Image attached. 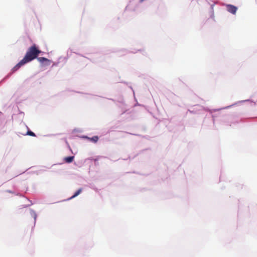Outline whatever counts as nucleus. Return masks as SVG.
I'll list each match as a JSON object with an SVG mask.
<instances>
[{"label": "nucleus", "instance_id": "8", "mask_svg": "<svg viewBox=\"0 0 257 257\" xmlns=\"http://www.w3.org/2000/svg\"><path fill=\"white\" fill-rule=\"evenodd\" d=\"M145 1V0H140V3H142V2H143V1Z\"/></svg>", "mask_w": 257, "mask_h": 257}, {"label": "nucleus", "instance_id": "3", "mask_svg": "<svg viewBox=\"0 0 257 257\" xmlns=\"http://www.w3.org/2000/svg\"><path fill=\"white\" fill-rule=\"evenodd\" d=\"M226 9L228 12L233 15L236 14V11L237 10V7L232 5H227L226 6Z\"/></svg>", "mask_w": 257, "mask_h": 257}, {"label": "nucleus", "instance_id": "5", "mask_svg": "<svg viewBox=\"0 0 257 257\" xmlns=\"http://www.w3.org/2000/svg\"><path fill=\"white\" fill-rule=\"evenodd\" d=\"M82 192V188H80L79 189H78L75 193V194L72 196H71L69 199H72L74 198H75V197L77 196L78 195H79Z\"/></svg>", "mask_w": 257, "mask_h": 257}, {"label": "nucleus", "instance_id": "4", "mask_svg": "<svg viewBox=\"0 0 257 257\" xmlns=\"http://www.w3.org/2000/svg\"><path fill=\"white\" fill-rule=\"evenodd\" d=\"M74 156H70L65 158L64 160L65 162L70 163H71L73 160H74Z\"/></svg>", "mask_w": 257, "mask_h": 257}, {"label": "nucleus", "instance_id": "2", "mask_svg": "<svg viewBox=\"0 0 257 257\" xmlns=\"http://www.w3.org/2000/svg\"><path fill=\"white\" fill-rule=\"evenodd\" d=\"M37 60L44 66H49L51 64V61L45 57H38Z\"/></svg>", "mask_w": 257, "mask_h": 257}, {"label": "nucleus", "instance_id": "1", "mask_svg": "<svg viewBox=\"0 0 257 257\" xmlns=\"http://www.w3.org/2000/svg\"><path fill=\"white\" fill-rule=\"evenodd\" d=\"M41 52V51L35 44L29 47L23 59L13 68V71L18 70L22 66L36 58L37 59L38 55Z\"/></svg>", "mask_w": 257, "mask_h": 257}, {"label": "nucleus", "instance_id": "7", "mask_svg": "<svg viewBox=\"0 0 257 257\" xmlns=\"http://www.w3.org/2000/svg\"><path fill=\"white\" fill-rule=\"evenodd\" d=\"M27 135L31 136H33V137L36 136L35 134L33 132H32V131H28V132L27 133Z\"/></svg>", "mask_w": 257, "mask_h": 257}, {"label": "nucleus", "instance_id": "6", "mask_svg": "<svg viewBox=\"0 0 257 257\" xmlns=\"http://www.w3.org/2000/svg\"><path fill=\"white\" fill-rule=\"evenodd\" d=\"M89 140L93 142L94 143H96L98 140V137L97 136H94L92 138H87Z\"/></svg>", "mask_w": 257, "mask_h": 257}]
</instances>
